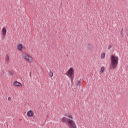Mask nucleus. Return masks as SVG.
Masks as SVG:
<instances>
[{
    "mask_svg": "<svg viewBox=\"0 0 128 128\" xmlns=\"http://www.w3.org/2000/svg\"><path fill=\"white\" fill-rule=\"evenodd\" d=\"M118 56L112 54L111 56V66H110V68L111 70H112V68H116L118 66Z\"/></svg>",
    "mask_w": 128,
    "mask_h": 128,
    "instance_id": "f257e3e1",
    "label": "nucleus"
},
{
    "mask_svg": "<svg viewBox=\"0 0 128 128\" xmlns=\"http://www.w3.org/2000/svg\"><path fill=\"white\" fill-rule=\"evenodd\" d=\"M61 122L64 124H68L69 128L76 125V123L72 120H70L66 117H63L61 119Z\"/></svg>",
    "mask_w": 128,
    "mask_h": 128,
    "instance_id": "f03ea898",
    "label": "nucleus"
},
{
    "mask_svg": "<svg viewBox=\"0 0 128 128\" xmlns=\"http://www.w3.org/2000/svg\"><path fill=\"white\" fill-rule=\"evenodd\" d=\"M22 56L24 58V60L28 62H34V58L26 53H22Z\"/></svg>",
    "mask_w": 128,
    "mask_h": 128,
    "instance_id": "7ed1b4c3",
    "label": "nucleus"
},
{
    "mask_svg": "<svg viewBox=\"0 0 128 128\" xmlns=\"http://www.w3.org/2000/svg\"><path fill=\"white\" fill-rule=\"evenodd\" d=\"M74 68H70L69 70H68V71L66 73V76H68L70 77V76H74Z\"/></svg>",
    "mask_w": 128,
    "mask_h": 128,
    "instance_id": "20e7f679",
    "label": "nucleus"
},
{
    "mask_svg": "<svg viewBox=\"0 0 128 128\" xmlns=\"http://www.w3.org/2000/svg\"><path fill=\"white\" fill-rule=\"evenodd\" d=\"M13 84L15 86H20V88H22V84H20V82L18 81L14 82L13 83Z\"/></svg>",
    "mask_w": 128,
    "mask_h": 128,
    "instance_id": "39448f33",
    "label": "nucleus"
},
{
    "mask_svg": "<svg viewBox=\"0 0 128 128\" xmlns=\"http://www.w3.org/2000/svg\"><path fill=\"white\" fill-rule=\"evenodd\" d=\"M27 116H29V118L34 116V112H32V110L28 111L27 112Z\"/></svg>",
    "mask_w": 128,
    "mask_h": 128,
    "instance_id": "423d86ee",
    "label": "nucleus"
},
{
    "mask_svg": "<svg viewBox=\"0 0 128 128\" xmlns=\"http://www.w3.org/2000/svg\"><path fill=\"white\" fill-rule=\"evenodd\" d=\"M2 34L4 36L6 35V28H2Z\"/></svg>",
    "mask_w": 128,
    "mask_h": 128,
    "instance_id": "0eeeda50",
    "label": "nucleus"
},
{
    "mask_svg": "<svg viewBox=\"0 0 128 128\" xmlns=\"http://www.w3.org/2000/svg\"><path fill=\"white\" fill-rule=\"evenodd\" d=\"M22 46H24L22 44H18V50L20 51L22 50Z\"/></svg>",
    "mask_w": 128,
    "mask_h": 128,
    "instance_id": "6e6552de",
    "label": "nucleus"
},
{
    "mask_svg": "<svg viewBox=\"0 0 128 128\" xmlns=\"http://www.w3.org/2000/svg\"><path fill=\"white\" fill-rule=\"evenodd\" d=\"M48 76L50 78H52V76H54V73L52 72V70H50L49 72Z\"/></svg>",
    "mask_w": 128,
    "mask_h": 128,
    "instance_id": "1a4fd4ad",
    "label": "nucleus"
},
{
    "mask_svg": "<svg viewBox=\"0 0 128 128\" xmlns=\"http://www.w3.org/2000/svg\"><path fill=\"white\" fill-rule=\"evenodd\" d=\"M5 60H6V62H10V56H8L6 55Z\"/></svg>",
    "mask_w": 128,
    "mask_h": 128,
    "instance_id": "9d476101",
    "label": "nucleus"
},
{
    "mask_svg": "<svg viewBox=\"0 0 128 128\" xmlns=\"http://www.w3.org/2000/svg\"><path fill=\"white\" fill-rule=\"evenodd\" d=\"M8 74L9 76H14V72L8 71Z\"/></svg>",
    "mask_w": 128,
    "mask_h": 128,
    "instance_id": "9b49d317",
    "label": "nucleus"
},
{
    "mask_svg": "<svg viewBox=\"0 0 128 128\" xmlns=\"http://www.w3.org/2000/svg\"><path fill=\"white\" fill-rule=\"evenodd\" d=\"M69 78H70V82L72 84L74 78V76H70Z\"/></svg>",
    "mask_w": 128,
    "mask_h": 128,
    "instance_id": "f8f14e48",
    "label": "nucleus"
},
{
    "mask_svg": "<svg viewBox=\"0 0 128 128\" xmlns=\"http://www.w3.org/2000/svg\"><path fill=\"white\" fill-rule=\"evenodd\" d=\"M106 58V53L103 52V53L101 54V58Z\"/></svg>",
    "mask_w": 128,
    "mask_h": 128,
    "instance_id": "ddd939ff",
    "label": "nucleus"
},
{
    "mask_svg": "<svg viewBox=\"0 0 128 128\" xmlns=\"http://www.w3.org/2000/svg\"><path fill=\"white\" fill-rule=\"evenodd\" d=\"M104 72V67L102 66L100 70V72H101V74H102Z\"/></svg>",
    "mask_w": 128,
    "mask_h": 128,
    "instance_id": "4468645a",
    "label": "nucleus"
},
{
    "mask_svg": "<svg viewBox=\"0 0 128 128\" xmlns=\"http://www.w3.org/2000/svg\"><path fill=\"white\" fill-rule=\"evenodd\" d=\"M80 84H82V82H80V80L78 81V82L76 83V85L77 86H80Z\"/></svg>",
    "mask_w": 128,
    "mask_h": 128,
    "instance_id": "2eb2a0df",
    "label": "nucleus"
},
{
    "mask_svg": "<svg viewBox=\"0 0 128 128\" xmlns=\"http://www.w3.org/2000/svg\"><path fill=\"white\" fill-rule=\"evenodd\" d=\"M67 116L68 118H72V116L70 114L68 115Z\"/></svg>",
    "mask_w": 128,
    "mask_h": 128,
    "instance_id": "dca6fc26",
    "label": "nucleus"
},
{
    "mask_svg": "<svg viewBox=\"0 0 128 128\" xmlns=\"http://www.w3.org/2000/svg\"><path fill=\"white\" fill-rule=\"evenodd\" d=\"M69 128H76V126L75 124L71 127H70Z\"/></svg>",
    "mask_w": 128,
    "mask_h": 128,
    "instance_id": "f3484780",
    "label": "nucleus"
},
{
    "mask_svg": "<svg viewBox=\"0 0 128 128\" xmlns=\"http://www.w3.org/2000/svg\"><path fill=\"white\" fill-rule=\"evenodd\" d=\"M112 48V45H110L108 47V50H110Z\"/></svg>",
    "mask_w": 128,
    "mask_h": 128,
    "instance_id": "a211bd4d",
    "label": "nucleus"
},
{
    "mask_svg": "<svg viewBox=\"0 0 128 128\" xmlns=\"http://www.w3.org/2000/svg\"><path fill=\"white\" fill-rule=\"evenodd\" d=\"M12 100V98H10V97H8V100Z\"/></svg>",
    "mask_w": 128,
    "mask_h": 128,
    "instance_id": "6ab92c4d",
    "label": "nucleus"
},
{
    "mask_svg": "<svg viewBox=\"0 0 128 128\" xmlns=\"http://www.w3.org/2000/svg\"><path fill=\"white\" fill-rule=\"evenodd\" d=\"M30 76H31V74H30Z\"/></svg>",
    "mask_w": 128,
    "mask_h": 128,
    "instance_id": "aec40b11",
    "label": "nucleus"
}]
</instances>
